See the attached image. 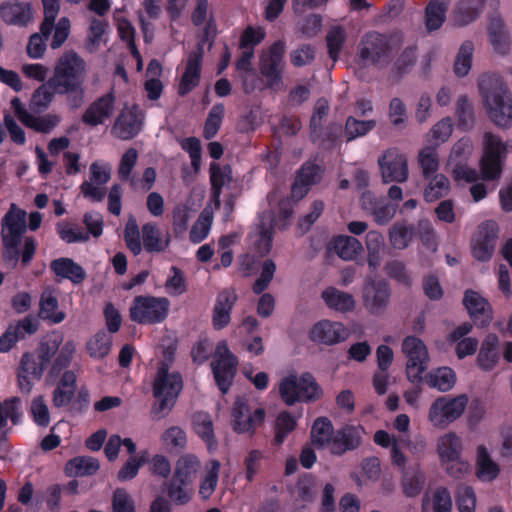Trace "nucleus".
Wrapping results in <instances>:
<instances>
[{
	"mask_svg": "<svg viewBox=\"0 0 512 512\" xmlns=\"http://www.w3.org/2000/svg\"><path fill=\"white\" fill-rule=\"evenodd\" d=\"M347 38L346 31L339 25L332 26L326 35V45L329 57L336 62Z\"/></svg>",
	"mask_w": 512,
	"mask_h": 512,
	"instance_id": "4d7b16f0",
	"label": "nucleus"
},
{
	"mask_svg": "<svg viewBox=\"0 0 512 512\" xmlns=\"http://www.w3.org/2000/svg\"><path fill=\"white\" fill-rule=\"evenodd\" d=\"M322 170L313 163H306L299 170L295 183L292 186V196L296 199L303 198L310 187L320 181Z\"/></svg>",
	"mask_w": 512,
	"mask_h": 512,
	"instance_id": "c756f323",
	"label": "nucleus"
},
{
	"mask_svg": "<svg viewBox=\"0 0 512 512\" xmlns=\"http://www.w3.org/2000/svg\"><path fill=\"white\" fill-rule=\"evenodd\" d=\"M170 302L164 297L137 296L130 307V317L139 324H155L164 321Z\"/></svg>",
	"mask_w": 512,
	"mask_h": 512,
	"instance_id": "ddd939ff",
	"label": "nucleus"
},
{
	"mask_svg": "<svg viewBox=\"0 0 512 512\" xmlns=\"http://www.w3.org/2000/svg\"><path fill=\"white\" fill-rule=\"evenodd\" d=\"M509 142H504L500 136L486 132L483 136V155L481 158V173L484 180H495L500 177L502 161L508 149Z\"/></svg>",
	"mask_w": 512,
	"mask_h": 512,
	"instance_id": "9b49d317",
	"label": "nucleus"
},
{
	"mask_svg": "<svg viewBox=\"0 0 512 512\" xmlns=\"http://www.w3.org/2000/svg\"><path fill=\"white\" fill-rule=\"evenodd\" d=\"M500 472L499 465L492 459L488 449L479 445L476 449V475L484 482H491Z\"/></svg>",
	"mask_w": 512,
	"mask_h": 512,
	"instance_id": "e433bc0d",
	"label": "nucleus"
},
{
	"mask_svg": "<svg viewBox=\"0 0 512 512\" xmlns=\"http://www.w3.org/2000/svg\"><path fill=\"white\" fill-rule=\"evenodd\" d=\"M478 88L489 119L498 127L512 126V96L502 79L494 74L479 78Z\"/></svg>",
	"mask_w": 512,
	"mask_h": 512,
	"instance_id": "7ed1b4c3",
	"label": "nucleus"
},
{
	"mask_svg": "<svg viewBox=\"0 0 512 512\" xmlns=\"http://www.w3.org/2000/svg\"><path fill=\"white\" fill-rule=\"evenodd\" d=\"M88 65L84 58L73 50L65 51L56 60L50 77L56 87L65 95L72 108L80 107L85 98V83Z\"/></svg>",
	"mask_w": 512,
	"mask_h": 512,
	"instance_id": "f257e3e1",
	"label": "nucleus"
},
{
	"mask_svg": "<svg viewBox=\"0 0 512 512\" xmlns=\"http://www.w3.org/2000/svg\"><path fill=\"white\" fill-rule=\"evenodd\" d=\"M40 314L53 323H60L65 319V313L58 310V299L55 290L46 289L42 293Z\"/></svg>",
	"mask_w": 512,
	"mask_h": 512,
	"instance_id": "a18cd8bd",
	"label": "nucleus"
},
{
	"mask_svg": "<svg viewBox=\"0 0 512 512\" xmlns=\"http://www.w3.org/2000/svg\"><path fill=\"white\" fill-rule=\"evenodd\" d=\"M64 339L58 332L49 334L41 343L38 355L26 353L23 355L18 369V386L24 393L32 390L35 380L40 379L45 366L51 361Z\"/></svg>",
	"mask_w": 512,
	"mask_h": 512,
	"instance_id": "20e7f679",
	"label": "nucleus"
},
{
	"mask_svg": "<svg viewBox=\"0 0 512 512\" xmlns=\"http://www.w3.org/2000/svg\"><path fill=\"white\" fill-rule=\"evenodd\" d=\"M211 365L218 387L223 393H226L236 373L237 359L230 352L225 341L218 343Z\"/></svg>",
	"mask_w": 512,
	"mask_h": 512,
	"instance_id": "2eb2a0df",
	"label": "nucleus"
},
{
	"mask_svg": "<svg viewBox=\"0 0 512 512\" xmlns=\"http://www.w3.org/2000/svg\"><path fill=\"white\" fill-rule=\"evenodd\" d=\"M468 403L466 394L440 396L429 406L427 420L435 429H446L463 416Z\"/></svg>",
	"mask_w": 512,
	"mask_h": 512,
	"instance_id": "9d476101",
	"label": "nucleus"
},
{
	"mask_svg": "<svg viewBox=\"0 0 512 512\" xmlns=\"http://www.w3.org/2000/svg\"><path fill=\"white\" fill-rule=\"evenodd\" d=\"M423 509H431L433 512H452V499L450 492L445 487H437L423 498Z\"/></svg>",
	"mask_w": 512,
	"mask_h": 512,
	"instance_id": "37998d69",
	"label": "nucleus"
},
{
	"mask_svg": "<svg viewBox=\"0 0 512 512\" xmlns=\"http://www.w3.org/2000/svg\"><path fill=\"white\" fill-rule=\"evenodd\" d=\"M402 42L399 34L387 36L377 32L367 33L358 45L357 59L363 66L388 62Z\"/></svg>",
	"mask_w": 512,
	"mask_h": 512,
	"instance_id": "6e6552de",
	"label": "nucleus"
},
{
	"mask_svg": "<svg viewBox=\"0 0 512 512\" xmlns=\"http://www.w3.org/2000/svg\"><path fill=\"white\" fill-rule=\"evenodd\" d=\"M100 468L97 459L90 456H78L67 462L65 473L69 477H83L95 474Z\"/></svg>",
	"mask_w": 512,
	"mask_h": 512,
	"instance_id": "c03bdc74",
	"label": "nucleus"
},
{
	"mask_svg": "<svg viewBox=\"0 0 512 512\" xmlns=\"http://www.w3.org/2000/svg\"><path fill=\"white\" fill-rule=\"evenodd\" d=\"M21 400L18 397L7 398L0 401V443L8 432V421L17 424L21 418Z\"/></svg>",
	"mask_w": 512,
	"mask_h": 512,
	"instance_id": "a19ab883",
	"label": "nucleus"
},
{
	"mask_svg": "<svg viewBox=\"0 0 512 512\" xmlns=\"http://www.w3.org/2000/svg\"><path fill=\"white\" fill-rule=\"evenodd\" d=\"M203 55L204 52L201 45L189 53L178 86V93L181 96L186 95L199 84Z\"/></svg>",
	"mask_w": 512,
	"mask_h": 512,
	"instance_id": "4be33fe9",
	"label": "nucleus"
},
{
	"mask_svg": "<svg viewBox=\"0 0 512 512\" xmlns=\"http://www.w3.org/2000/svg\"><path fill=\"white\" fill-rule=\"evenodd\" d=\"M111 346L112 337L105 331H99L86 342L85 349L91 358L100 360L109 354Z\"/></svg>",
	"mask_w": 512,
	"mask_h": 512,
	"instance_id": "09e8293b",
	"label": "nucleus"
},
{
	"mask_svg": "<svg viewBox=\"0 0 512 512\" xmlns=\"http://www.w3.org/2000/svg\"><path fill=\"white\" fill-rule=\"evenodd\" d=\"M213 223V213L210 209L205 208L193 224L189 239L192 243L198 244L206 239L210 233Z\"/></svg>",
	"mask_w": 512,
	"mask_h": 512,
	"instance_id": "864d4df0",
	"label": "nucleus"
},
{
	"mask_svg": "<svg viewBox=\"0 0 512 512\" xmlns=\"http://www.w3.org/2000/svg\"><path fill=\"white\" fill-rule=\"evenodd\" d=\"M297 426V420L289 412H281L274 425V443L281 445L288 434H290Z\"/></svg>",
	"mask_w": 512,
	"mask_h": 512,
	"instance_id": "e2e57ef3",
	"label": "nucleus"
},
{
	"mask_svg": "<svg viewBox=\"0 0 512 512\" xmlns=\"http://www.w3.org/2000/svg\"><path fill=\"white\" fill-rule=\"evenodd\" d=\"M11 106L22 124L40 133L51 132L61 121V117L57 114L50 113L39 117L34 116L25 108L19 98H14L11 101Z\"/></svg>",
	"mask_w": 512,
	"mask_h": 512,
	"instance_id": "a211bd4d",
	"label": "nucleus"
},
{
	"mask_svg": "<svg viewBox=\"0 0 512 512\" xmlns=\"http://www.w3.org/2000/svg\"><path fill=\"white\" fill-rule=\"evenodd\" d=\"M265 409L254 407L244 398H238L232 408V427L237 433L253 435L265 420Z\"/></svg>",
	"mask_w": 512,
	"mask_h": 512,
	"instance_id": "4468645a",
	"label": "nucleus"
},
{
	"mask_svg": "<svg viewBox=\"0 0 512 512\" xmlns=\"http://www.w3.org/2000/svg\"><path fill=\"white\" fill-rule=\"evenodd\" d=\"M0 16L8 24L26 26L32 20V11L27 3L8 0L0 5Z\"/></svg>",
	"mask_w": 512,
	"mask_h": 512,
	"instance_id": "bb28decb",
	"label": "nucleus"
},
{
	"mask_svg": "<svg viewBox=\"0 0 512 512\" xmlns=\"http://www.w3.org/2000/svg\"><path fill=\"white\" fill-rule=\"evenodd\" d=\"M417 158L425 179H429L439 169V156L436 147L429 145L422 148Z\"/></svg>",
	"mask_w": 512,
	"mask_h": 512,
	"instance_id": "6e6d98bb",
	"label": "nucleus"
},
{
	"mask_svg": "<svg viewBox=\"0 0 512 512\" xmlns=\"http://www.w3.org/2000/svg\"><path fill=\"white\" fill-rule=\"evenodd\" d=\"M221 463L217 459L208 460L200 476L198 495L202 500H208L214 494L220 476Z\"/></svg>",
	"mask_w": 512,
	"mask_h": 512,
	"instance_id": "7c9ffc66",
	"label": "nucleus"
},
{
	"mask_svg": "<svg viewBox=\"0 0 512 512\" xmlns=\"http://www.w3.org/2000/svg\"><path fill=\"white\" fill-rule=\"evenodd\" d=\"M463 304L472 318H481L482 324H487L492 319V308L480 293L467 290L464 294Z\"/></svg>",
	"mask_w": 512,
	"mask_h": 512,
	"instance_id": "473e14b6",
	"label": "nucleus"
},
{
	"mask_svg": "<svg viewBox=\"0 0 512 512\" xmlns=\"http://www.w3.org/2000/svg\"><path fill=\"white\" fill-rule=\"evenodd\" d=\"M487 0H459L454 6L450 21L455 27L475 22L481 15Z\"/></svg>",
	"mask_w": 512,
	"mask_h": 512,
	"instance_id": "393cba45",
	"label": "nucleus"
},
{
	"mask_svg": "<svg viewBox=\"0 0 512 512\" xmlns=\"http://www.w3.org/2000/svg\"><path fill=\"white\" fill-rule=\"evenodd\" d=\"M424 380L429 387L440 392H448L455 386L457 377L452 368L443 366L432 369L425 375Z\"/></svg>",
	"mask_w": 512,
	"mask_h": 512,
	"instance_id": "ea45409f",
	"label": "nucleus"
},
{
	"mask_svg": "<svg viewBox=\"0 0 512 512\" xmlns=\"http://www.w3.org/2000/svg\"><path fill=\"white\" fill-rule=\"evenodd\" d=\"M499 339L495 334H489L483 340L477 356V365L483 371L493 370L499 362Z\"/></svg>",
	"mask_w": 512,
	"mask_h": 512,
	"instance_id": "72a5a7b5",
	"label": "nucleus"
},
{
	"mask_svg": "<svg viewBox=\"0 0 512 512\" xmlns=\"http://www.w3.org/2000/svg\"><path fill=\"white\" fill-rule=\"evenodd\" d=\"M77 344L74 340H67L61 342L57 352L55 353L51 370L48 377H56L60 371L69 366L75 352Z\"/></svg>",
	"mask_w": 512,
	"mask_h": 512,
	"instance_id": "49530a36",
	"label": "nucleus"
},
{
	"mask_svg": "<svg viewBox=\"0 0 512 512\" xmlns=\"http://www.w3.org/2000/svg\"><path fill=\"white\" fill-rule=\"evenodd\" d=\"M163 447L167 450H184L187 446L185 431L179 426L167 428L160 437Z\"/></svg>",
	"mask_w": 512,
	"mask_h": 512,
	"instance_id": "680f3d73",
	"label": "nucleus"
},
{
	"mask_svg": "<svg viewBox=\"0 0 512 512\" xmlns=\"http://www.w3.org/2000/svg\"><path fill=\"white\" fill-rule=\"evenodd\" d=\"M401 351L406 360L405 371L408 380L412 383L420 382L430 362L426 344L420 338L409 335L403 339Z\"/></svg>",
	"mask_w": 512,
	"mask_h": 512,
	"instance_id": "f8f14e48",
	"label": "nucleus"
},
{
	"mask_svg": "<svg viewBox=\"0 0 512 512\" xmlns=\"http://www.w3.org/2000/svg\"><path fill=\"white\" fill-rule=\"evenodd\" d=\"M334 438V430L332 423L327 418H318L315 420L311 429L312 444L318 448L331 446Z\"/></svg>",
	"mask_w": 512,
	"mask_h": 512,
	"instance_id": "3c124183",
	"label": "nucleus"
},
{
	"mask_svg": "<svg viewBox=\"0 0 512 512\" xmlns=\"http://www.w3.org/2000/svg\"><path fill=\"white\" fill-rule=\"evenodd\" d=\"M321 297L324 303L330 309L337 312H349L352 311L355 307V300L353 295L332 286L324 289L322 291Z\"/></svg>",
	"mask_w": 512,
	"mask_h": 512,
	"instance_id": "58836bf2",
	"label": "nucleus"
},
{
	"mask_svg": "<svg viewBox=\"0 0 512 512\" xmlns=\"http://www.w3.org/2000/svg\"><path fill=\"white\" fill-rule=\"evenodd\" d=\"M26 227V212L12 204L2 219L1 238L3 259L13 266L17 264L19 258L23 265H28L36 252L37 242L33 237H25L23 247L19 249Z\"/></svg>",
	"mask_w": 512,
	"mask_h": 512,
	"instance_id": "f03ea898",
	"label": "nucleus"
},
{
	"mask_svg": "<svg viewBox=\"0 0 512 512\" xmlns=\"http://www.w3.org/2000/svg\"><path fill=\"white\" fill-rule=\"evenodd\" d=\"M374 442L383 448H390L392 464L401 471H405L408 459L400 448L399 441L395 435L389 434L384 430H378L374 434Z\"/></svg>",
	"mask_w": 512,
	"mask_h": 512,
	"instance_id": "f704fd0d",
	"label": "nucleus"
},
{
	"mask_svg": "<svg viewBox=\"0 0 512 512\" xmlns=\"http://www.w3.org/2000/svg\"><path fill=\"white\" fill-rule=\"evenodd\" d=\"M334 250L343 260L355 259L363 250L359 240L351 236H338L334 240Z\"/></svg>",
	"mask_w": 512,
	"mask_h": 512,
	"instance_id": "603ef678",
	"label": "nucleus"
},
{
	"mask_svg": "<svg viewBox=\"0 0 512 512\" xmlns=\"http://www.w3.org/2000/svg\"><path fill=\"white\" fill-rule=\"evenodd\" d=\"M210 179L214 196L218 198L220 196L221 189L232 181V171L230 166L221 167L217 163H212L210 165Z\"/></svg>",
	"mask_w": 512,
	"mask_h": 512,
	"instance_id": "69168bd1",
	"label": "nucleus"
},
{
	"mask_svg": "<svg viewBox=\"0 0 512 512\" xmlns=\"http://www.w3.org/2000/svg\"><path fill=\"white\" fill-rule=\"evenodd\" d=\"M280 398L286 405L297 402H313L321 398L323 392L315 378L304 373L300 377L290 374L282 378L278 384Z\"/></svg>",
	"mask_w": 512,
	"mask_h": 512,
	"instance_id": "1a4fd4ad",
	"label": "nucleus"
},
{
	"mask_svg": "<svg viewBox=\"0 0 512 512\" xmlns=\"http://www.w3.org/2000/svg\"><path fill=\"white\" fill-rule=\"evenodd\" d=\"M183 388L182 376L174 370H170L167 363L162 362L153 381V394L158 399L152 413L158 419L166 416L173 408Z\"/></svg>",
	"mask_w": 512,
	"mask_h": 512,
	"instance_id": "0eeeda50",
	"label": "nucleus"
},
{
	"mask_svg": "<svg viewBox=\"0 0 512 512\" xmlns=\"http://www.w3.org/2000/svg\"><path fill=\"white\" fill-rule=\"evenodd\" d=\"M497 237V225L494 222H486L479 227L473 240L472 252L475 258L481 261L490 259L495 248Z\"/></svg>",
	"mask_w": 512,
	"mask_h": 512,
	"instance_id": "b1692460",
	"label": "nucleus"
},
{
	"mask_svg": "<svg viewBox=\"0 0 512 512\" xmlns=\"http://www.w3.org/2000/svg\"><path fill=\"white\" fill-rule=\"evenodd\" d=\"M349 330L340 322L321 320L310 331V339L318 344L334 345L345 341Z\"/></svg>",
	"mask_w": 512,
	"mask_h": 512,
	"instance_id": "412c9836",
	"label": "nucleus"
},
{
	"mask_svg": "<svg viewBox=\"0 0 512 512\" xmlns=\"http://www.w3.org/2000/svg\"><path fill=\"white\" fill-rule=\"evenodd\" d=\"M455 501L458 512H475L477 497L474 489L466 484H459L455 491Z\"/></svg>",
	"mask_w": 512,
	"mask_h": 512,
	"instance_id": "052dcab7",
	"label": "nucleus"
},
{
	"mask_svg": "<svg viewBox=\"0 0 512 512\" xmlns=\"http://www.w3.org/2000/svg\"><path fill=\"white\" fill-rule=\"evenodd\" d=\"M201 468L202 463L197 455L185 453L176 460L172 478L194 485Z\"/></svg>",
	"mask_w": 512,
	"mask_h": 512,
	"instance_id": "cd10ccee",
	"label": "nucleus"
},
{
	"mask_svg": "<svg viewBox=\"0 0 512 512\" xmlns=\"http://www.w3.org/2000/svg\"><path fill=\"white\" fill-rule=\"evenodd\" d=\"M115 111V97L108 93L94 100L82 114V121L86 125L95 127L104 124Z\"/></svg>",
	"mask_w": 512,
	"mask_h": 512,
	"instance_id": "5701e85b",
	"label": "nucleus"
},
{
	"mask_svg": "<svg viewBox=\"0 0 512 512\" xmlns=\"http://www.w3.org/2000/svg\"><path fill=\"white\" fill-rule=\"evenodd\" d=\"M474 45L471 41H465L458 51L455 63L454 72L459 77L466 76L472 66Z\"/></svg>",
	"mask_w": 512,
	"mask_h": 512,
	"instance_id": "338daca9",
	"label": "nucleus"
},
{
	"mask_svg": "<svg viewBox=\"0 0 512 512\" xmlns=\"http://www.w3.org/2000/svg\"><path fill=\"white\" fill-rule=\"evenodd\" d=\"M378 164L384 183L405 182L409 170L407 158L396 149H388L379 159Z\"/></svg>",
	"mask_w": 512,
	"mask_h": 512,
	"instance_id": "f3484780",
	"label": "nucleus"
},
{
	"mask_svg": "<svg viewBox=\"0 0 512 512\" xmlns=\"http://www.w3.org/2000/svg\"><path fill=\"white\" fill-rule=\"evenodd\" d=\"M363 432L360 426H345L338 430L331 443V452L341 455L348 450L356 449L361 444Z\"/></svg>",
	"mask_w": 512,
	"mask_h": 512,
	"instance_id": "a878e982",
	"label": "nucleus"
},
{
	"mask_svg": "<svg viewBox=\"0 0 512 512\" xmlns=\"http://www.w3.org/2000/svg\"><path fill=\"white\" fill-rule=\"evenodd\" d=\"M56 229L59 237L66 243L87 242L89 240V233L77 224L63 221L57 224Z\"/></svg>",
	"mask_w": 512,
	"mask_h": 512,
	"instance_id": "0e129e2a",
	"label": "nucleus"
},
{
	"mask_svg": "<svg viewBox=\"0 0 512 512\" xmlns=\"http://www.w3.org/2000/svg\"><path fill=\"white\" fill-rule=\"evenodd\" d=\"M390 301V290L384 281H368L364 286L363 305L372 314H382Z\"/></svg>",
	"mask_w": 512,
	"mask_h": 512,
	"instance_id": "aec40b11",
	"label": "nucleus"
},
{
	"mask_svg": "<svg viewBox=\"0 0 512 512\" xmlns=\"http://www.w3.org/2000/svg\"><path fill=\"white\" fill-rule=\"evenodd\" d=\"M451 0H430L426 7V27L429 31L439 29L446 20Z\"/></svg>",
	"mask_w": 512,
	"mask_h": 512,
	"instance_id": "de8ad7c7",
	"label": "nucleus"
},
{
	"mask_svg": "<svg viewBox=\"0 0 512 512\" xmlns=\"http://www.w3.org/2000/svg\"><path fill=\"white\" fill-rule=\"evenodd\" d=\"M138 161V151L135 148H129L121 157L118 166V176L121 180L127 181L134 188L137 187V181L132 175Z\"/></svg>",
	"mask_w": 512,
	"mask_h": 512,
	"instance_id": "13d9d810",
	"label": "nucleus"
},
{
	"mask_svg": "<svg viewBox=\"0 0 512 512\" xmlns=\"http://www.w3.org/2000/svg\"><path fill=\"white\" fill-rule=\"evenodd\" d=\"M106 28L107 23L105 21L96 18L91 20L87 39L85 42V47L88 52L94 53L99 49L101 43L103 42Z\"/></svg>",
	"mask_w": 512,
	"mask_h": 512,
	"instance_id": "774afa93",
	"label": "nucleus"
},
{
	"mask_svg": "<svg viewBox=\"0 0 512 512\" xmlns=\"http://www.w3.org/2000/svg\"><path fill=\"white\" fill-rule=\"evenodd\" d=\"M193 428L196 434L208 445L211 449L214 441L213 422L207 413L198 412L193 417Z\"/></svg>",
	"mask_w": 512,
	"mask_h": 512,
	"instance_id": "bf43d9fd",
	"label": "nucleus"
},
{
	"mask_svg": "<svg viewBox=\"0 0 512 512\" xmlns=\"http://www.w3.org/2000/svg\"><path fill=\"white\" fill-rule=\"evenodd\" d=\"M285 44L282 41L275 42L260 59V72L266 79L269 88L277 90L281 86V70Z\"/></svg>",
	"mask_w": 512,
	"mask_h": 512,
	"instance_id": "dca6fc26",
	"label": "nucleus"
},
{
	"mask_svg": "<svg viewBox=\"0 0 512 512\" xmlns=\"http://www.w3.org/2000/svg\"><path fill=\"white\" fill-rule=\"evenodd\" d=\"M450 191L449 179L443 174H436L430 177V180L424 190V198L428 202H434Z\"/></svg>",
	"mask_w": 512,
	"mask_h": 512,
	"instance_id": "5fc2aeb1",
	"label": "nucleus"
},
{
	"mask_svg": "<svg viewBox=\"0 0 512 512\" xmlns=\"http://www.w3.org/2000/svg\"><path fill=\"white\" fill-rule=\"evenodd\" d=\"M123 237L127 248L133 255H140L145 249L147 252H163L170 244V236L163 235L159 226L154 222H147L139 229L136 218L130 215L125 224Z\"/></svg>",
	"mask_w": 512,
	"mask_h": 512,
	"instance_id": "39448f33",
	"label": "nucleus"
},
{
	"mask_svg": "<svg viewBox=\"0 0 512 512\" xmlns=\"http://www.w3.org/2000/svg\"><path fill=\"white\" fill-rule=\"evenodd\" d=\"M439 463L446 474L454 479H463L471 472L470 463L463 457L464 440L455 431L441 434L435 445Z\"/></svg>",
	"mask_w": 512,
	"mask_h": 512,
	"instance_id": "423d86ee",
	"label": "nucleus"
},
{
	"mask_svg": "<svg viewBox=\"0 0 512 512\" xmlns=\"http://www.w3.org/2000/svg\"><path fill=\"white\" fill-rule=\"evenodd\" d=\"M143 114L137 106H125L119 114L112 132L122 140H129L135 137L141 130Z\"/></svg>",
	"mask_w": 512,
	"mask_h": 512,
	"instance_id": "6ab92c4d",
	"label": "nucleus"
},
{
	"mask_svg": "<svg viewBox=\"0 0 512 512\" xmlns=\"http://www.w3.org/2000/svg\"><path fill=\"white\" fill-rule=\"evenodd\" d=\"M272 234L270 219H267V222L262 219L261 223L249 235L251 250L255 251L259 256L268 254L272 247Z\"/></svg>",
	"mask_w": 512,
	"mask_h": 512,
	"instance_id": "c9c22d12",
	"label": "nucleus"
},
{
	"mask_svg": "<svg viewBox=\"0 0 512 512\" xmlns=\"http://www.w3.org/2000/svg\"><path fill=\"white\" fill-rule=\"evenodd\" d=\"M56 95H63L49 78L42 83L32 94L30 108L34 112H42L50 107Z\"/></svg>",
	"mask_w": 512,
	"mask_h": 512,
	"instance_id": "4c0bfd02",
	"label": "nucleus"
},
{
	"mask_svg": "<svg viewBox=\"0 0 512 512\" xmlns=\"http://www.w3.org/2000/svg\"><path fill=\"white\" fill-rule=\"evenodd\" d=\"M51 270L61 278L69 279L73 283H80L85 278L83 268L70 258H58L50 264Z\"/></svg>",
	"mask_w": 512,
	"mask_h": 512,
	"instance_id": "79ce46f5",
	"label": "nucleus"
},
{
	"mask_svg": "<svg viewBox=\"0 0 512 512\" xmlns=\"http://www.w3.org/2000/svg\"><path fill=\"white\" fill-rule=\"evenodd\" d=\"M237 300L233 290H224L217 296L213 310L212 323L215 329H222L227 326L231 319V310Z\"/></svg>",
	"mask_w": 512,
	"mask_h": 512,
	"instance_id": "2f4dec72",
	"label": "nucleus"
},
{
	"mask_svg": "<svg viewBox=\"0 0 512 512\" xmlns=\"http://www.w3.org/2000/svg\"><path fill=\"white\" fill-rule=\"evenodd\" d=\"M489 40L494 50L505 55L511 50V36L502 18L493 16L488 23Z\"/></svg>",
	"mask_w": 512,
	"mask_h": 512,
	"instance_id": "c85d7f7f",
	"label": "nucleus"
},
{
	"mask_svg": "<svg viewBox=\"0 0 512 512\" xmlns=\"http://www.w3.org/2000/svg\"><path fill=\"white\" fill-rule=\"evenodd\" d=\"M167 495L175 505H186L194 496V485L171 478L167 485Z\"/></svg>",
	"mask_w": 512,
	"mask_h": 512,
	"instance_id": "8fccbe9b",
	"label": "nucleus"
}]
</instances>
